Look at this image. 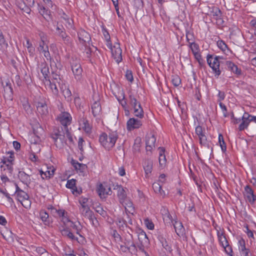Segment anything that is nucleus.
Here are the masks:
<instances>
[{
	"mask_svg": "<svg viewBox=\"0 0 256 256\" xmlns=\"http://www.w3.org/2000/svg\"><path fill=\"white\" fill-rule=\"evenodd\" d=\"M118 139V134L116 132H109L108 134L102 133L99 138L100 144L108 150H110L115 145Z\"/></svg>",
	"mask_w": 256,
	"mask_h": 256,
	"instance_id": "f257e3e1",
	"label": "nucleus"
},
{
	"mask_svg": "<svg viewBox=\"0 0 256 256\" xmlns=\"http://www.w3.org/2000/svg\"><path fill=\"white\" fill-rule=\"evenodd\" d=\"M16 190L15 194L18 200L21 203L22 206L26 209L30 208L31 206V201L29 198L28 195L24 191L20 189L17 184H16Z\"/></svg>",
	"mask_w": 256,
	"mask_h": 256,
	"instance_id": "f03ea898",
	"label": "nucleus"
},
{
	"mask_svg": "<svg viewBox=\"0 0 256 256\" xmlns=\"http://www.w3.org/2000/svg\"><path fill=\"white\" fill-rule=\"evenodd\" d=\"M57 120L64 126L67 136L71 140L72 138L70 136V133L68 128V126L70 124L72 120V117L70 114L66 112H61L58 116Z\"/></svg>",
	"mask_w": 256,
	"mask_h": 256,
	"instance_id": "7ed1b4c3",
	"label": "nucleus"
},
{
	"mask_svg": "<svg viewBox=\"0 0 256 256\" xmlns=\"http://www.w3.org/2000/svg\"><path fill=\"white\" fill-rule=\"evenodd\" d=\"M71 69L77 81H81L82 79V69L78 60H72L70 62Z\"/></svg>",
	"mask_w": 256,
	"mask_h": 256,
	"instance_id": "20e7f679",
	"label": "nucleus"
},
{
	"mask_svg": "<svg viewBox=\"0 0 256 256\" xmlns=\"http://www.w3.org/2000/svg\"><path fill=\"white\" fill-rule=\"evenodd\" d=\"M107 46L110 49L113 58L115 60L116 62L118 64L122 60V50L120 48L119 43H115L112 46V43H108L106 44Z\"/></svg>",
	"mask_w": 256,
	"mask_h": 256,
	"instance_id": "39448f33",
	"label": "nucleus"
},
{
	"mask_svg": "<svg viewBox=\"0 0 256 256\" xmlns=\"http://www.w3.org/2000/svg\"><path fill=\"white\" fill-rule=\"evenodd\" d=\"M207 62L209 66L212 69L214 72L216 76H219L220 74V62L218 57L216 56L213 58L210 54L207 56Z\"/></svg>",
	"mask_w": 256,
	"mask_h": 256,
	"instance_id": "423d86ee",
	"label": "nucleus"
},
{
	"mask_svg": "<svg viewBox=\"0 0 256 256\" xmlns=\"http://www.w3.org/2000/svg\"><path fill=\"white\" fill-rule=\"evenodd\" d=\"M242 122L239 126V130L242 131L246 128L251 122L256 123V116H253L248 112H244L242 117Z\"/></svg>",
	"mask_w": 256,
	"mask_h": 256,
	"instance_id": "0eeeda50",
	"label": "nucleus"
},
{
	"mask_svg": "<svg viewBox=\"0 0 256 256\" xmlns=\"http://www.w3.org/2000/svg\"><path fill=\"white\" fill-rule=\"evenodd\" d=\"M195 134L202 146H206L207 144V138L206 135L205 130L200 126H198L195 128Z\"/></svg>",
	"mask_w": 256,
	"mask_h": 256,
	"instance_id": "6e6552de",
	"label": "nucleus"
},
{
	"mask_svg": "<svg viewBox=\"0 0 256 256\" xmlns=\"http://www.w3.org/2000/svg\"><path fill=\"white\" fill-rule=\"evenodd\" d=\"M82 214L86 218H88L92 225H94V220H96L93 212L90 210L88 206H84L80 208Z\"/></svg>",
	"mask_w": 256,
	"mask_h": 256,
	"instance_id": "1a4fd4ad",
	"label": "nucleus"
},
{
	"mask_svg": "<svg viewBox=\"0 0 256 256\" xmlns=\"http://www.w3.org/2000/svg\"><path fill=\"white\" fill-rule=\"evenodd\" d=\"M91 108L93 116L96 119H99L102 114L101 104L99 100H96L92 104Z\"/></svg>",
	"mask_w": 256,
	"mask_h": 256,
	"instance_id": "9d476101",
	"label": "nucleus"
},
{
	"mask_svg": "<svg viewBox=\"0 0 256 256\" xmlns=\"http://www.w3.org/2000/svg\"><path fill=\"white\" fill-rule=\"evenodd\" d=\"M126 126L128 130L131 131L140 128L142 126V122L138 118H130L128 120Z\"/></svg>",
	"mask_w": 256,
	"mask_h": 256,
	"instance_id": "9b49d317",
	"label": "nucleus"
},
{
	"mask_svg": "<svg viewBox=\"0 0 256 256\" xmlns=\"http://www.w3.org/2000/svg\"><path fill=\"white\" fill-rule=\"evenodd\" d=\"M156 138L153 134H150L146 136V152L148 153L152 152V150L155 148V142Z\"/></svg>",
	"mask_w": 256,
	"mask_h": 256,
	"instance_id": "f8f14e48",
	"label": "nucleus"
},
{
	"mask_svg": "<svg viewBox=\"0 0 256 256\" xmlns=\"http://www.w3.org/2000/svg\"><path fill=\"white\" fill-rule=\"evenodd\" d=\"M244 195L251 204H254L256 200V196L254 194L253 190L248 185L244 188Z\"/></svg>",
	"mask_w": 256,
	"mask_h": 256,
	"instance_id": "ddd939ff",
	"label": "nucleus"
},
{
	"mask_svg": "<svg viewBox=\"0 0 256 256\" xmlns=\"http://www.w3.org/2000/svg\"><path fill=\"white\" fill-rule=\"evenodd\" d=\"M98 193L100 198H104L106 196L110 195L112 192L111 188L108 186H104L100 184L98 188Z\"/></svg>",
	"mask_w": 256,
	"mask_h": 256,
	"instance_id": "4468645a",
	"label": "nucleus"
},
{
	"mask_svg": "<svg viewBox=\"0 0 256 256\" xmlns=\"http://www.w3.org/2000/svg\"><path fill=\"white\" fill-rule=\"evenodd\" d=\"M78 36L80 42L82 44L88 42L90 40V34L84 30H80L78 32Z\"/></svg>",
	"mask_w": 256,
	"mask_h": 256,
	"instance_id": "2eb2a0df",
	"label": "nucleus"
},
{
	"mask_svg": "<svg viewBox=\"0 0 256 256\" xmlns=\"http://www.w3.org/2000/svg\"><path fill=\"white\" fill-rule=\"evenodd\" d=\"M1 162L2 163L0 166L1 170L6 171V174L7 172L11 174L13 170L12 163H11L10 160L5 159H2Z\"/></svg>",
	"mask_w": 256,
	"mask_h": 256,
	"instance_id": "dca6fc26",
	"label": "nucleus"
},
{
	"mask_svg": "<svg viewBox=\"0 0 256 256\" xmlns=\"http://www.w3.org/2000/svg\"><path fill=\"white\" fill-rule=\"evenodd\" d=\"M38 112L42 116H46L48 114V109L46 103L44 102H38L36 103Z\"/></svg>",
	"mask_w": 256,
	"mask_h": 256,
	"instance_id": "f3484780",
	"label": "nucleus"
},
{
	"mask_svg": "<svg viewBox=\"0 0 256 256\" xmlns=\"http://www.w3.org/2000/svg\"><path fill=\"white\" fill-rule=\"evenodd\" d=\"M66 134L67 135V134L66 133L64 128L63 130L62 127L55 128H54L51 134V138L52 139H55L64 136Z\"/></svg>",
	"mask_w": 256,
	"mask_h": 256,
	"instance_id": "a211bd4d",
	"label": "nucleus"
},
{
	"mask_svg": "<svg viewBox=\"0 0 256 256\" xmlns=\"http://www.w3.org/2000/svg\"><path fill=\"white\" fill-rule=\"evenodd\" d=\"M143 167L145 172L146 176L148 177L149 174L152 172V161L150 160H145L143 164Z\"/></svg>",
	"mask_w": 256,
	"mask_h": 256,
	"instance_id": "6ab92c4d",
	"label": "nucleus"
},
{
	"mask_svg": "<svg viewBox=\"0 0 256 256\" xmlns=\"http://www.w3.org/2000/svg\"><path fill=\"white\" fill-rule=\"evenodd\" d=\"M226 65L227 66L228 70H231L234 74L238 76L241 74L242 71L240 68H239L234 62L231 61H227L226 62Z\"/></svg>",
	"mask_w": 256,
	"mask_h": 256,
	"instance_id": "aec40b11",
	"label": "nucleus"
},
{
	"mask_svg": "<svg viewBox=\"0 0 256 256\" xmlns=\"http://www.w3.org/2000/svg\"><path fill=\"white\" fill-rule=\"evenodd\" d=\"M18 177L22 183L26 185H28L31 182L30 176L23 171L18 172Z\"/></svg>",
	"mask_w": 256,
	"mask_h": 256,
	"instance_id": "412c9836",
	"label": "nucleus"
},
{
	"mask_svg": "<svg viewBox=\"0 0 256 256\" xmlns=\"http://www.w3.org/2000/svg\"><path fill=\"white\" fill-rule=\"evenodd\" d=\"M118 196L119 202L120 204H123L127 198L125 190L121 186L118 187Z\"/></svg>",
	"mask_w": 256,
	"mask_h": 256,
	"instance_id": "4be33fe9",
	"label": "nucleus"
},
{
	"mask_svg": "<svg viewBox=\"0 0 256 256\" xmlns=\"http://www.w3.org/2000/svg\"><path fill=\"white\" fill-rule=\"evenodd\" d=\"M68 227H66V228L60 229V232L62 236L68 238L72 240H76L78 241V238L76 237L74 235V234L68 230Z\"/></svg>",
	"mask_w": 256,
	"mask_h": 256,
	"instance_id": "5701e85b",
	"label": "nucleus"
},
{
	"mask_svg": "<svg viewBox=\"0 0 256 256\" xmlns=\"http://www.w3.org/2000/svg\"><path fill=\"white\" fill-rule=\"evenodd\" d=\"M121 204L124 207L126 212H128L130 214H132L134 212L133 204L129 199L126 198L124 200V202Z\"/></svg>",
	"mask_w": 256,
	"mask_h": 256,
	"instance_id": "b1692460",
	"label": "nucleus"
},
{
	"mask_svg": "<svg viewBox=\"0 0 256 256\" xmlns=\"http://www.w3.org/2000/svg\"><path fill=\"white\" fill-rule=\"evenodd\" d=\"M40 216L44 225L48 226L52 223L49 218V215L46 211L41 210L40 212Z\"/></svg>",
	"mask_w": 256,
	"mask_h": 256,
	"instance_id": "393cba45",
	"label": "nucleus"
},
{
	"mask_svg": "<svg viewBox=\"0 0 256 256\" xmlns=\"http://www.w3.org/2000/svg\"><path fill=\"white\" fill-rule=\"evenodd\" d=\"M48 170L44 172L42 170H40V174L42 178L44 180L45 178H50L54 175L55 170L54 168H48Z\"/></svg>",
	"mask_w": 256,
	"mask_h": 256,
	"instance_id": "a878e982",
	"label": "nucleus"
},
{
	"mask_svg": "<svg viewBox=\"0 0 256 256\" xmlns=\"http://www.w3.org/2000/svg\"><path fill=\"white\" fill-rule=\"evenodd\" d=\"M128 102L132 108L138 106V104H140L136 96L132 93H130L128 98Z\"/></svg>",
	"mask_w": 256,
	"mask_h": 256,
	"instance_id": "bb28decb",
	"label": "nucleus"
},
{
	"mask_svg": "<svg viewBox=\"0 0 256 256\" xmlns=\"http://www.w3.org/2000/svg\"><path fill=\"white\" fill-rule=\"evenodd\" d=\"M124 244L125 245V248L130 249V247H134V248H136L135 244L132 241V236L130 234L126 236Z\"/></svg>",
	"mask_w": 256,
	"mask_h": 256,
	"instance_id": "cd10ccee",
	"label": "nucleus"
},
{
	"mask_svg": "<svg viewBox=\"0 0 256 256\" xmlns=\"http://www.w3.org/2000/svg\"><path fill=\"white\" fill-rule=\"evenodd\" d=\"M4 96L8 98H12V88L10 84L6 83V86L4 87Z\"/></svg>",
	"mask_w": 256,
	"mask_h": 256,
	"instance_id": "c85d7f7f",
	"label": "nucleus"
},
{
	"mask_svg": "<svg viewBox=\"0 0 256 256\" xmlns=\"http://www.w3.org/2000/svg\"><path fill=\"white\" fill-rule=\"evenodd\" d=\"M52 140H53L56 146L59 148H64V145L66 144V140L65 136H61L60 138H59L52 139Z\"/></svg>",
	"mask_w": 256,
	"mask_h": 256,
	"instance_id": "c756f323",
	"label": "nucleus"
},
{
	"mask_svg": "<svg viewBox=\"0 0 256 256\" xmlns=\"http://www.w3.org/2000/svg\"><path fill=\"white\" fill-rule=\"evenodd\" d=\"M152 188L154 192L158 194L160 196L164 198L165 195V192L162 188V186L158 182H154L152 184Z\"/></svg>",
	"mask_w": 256,
	"mask_h": 256,
	"instance_id": "7c9ffc66",
	"label": "nucleus"
},
{
	"mask_svg": "<svg viewBox=\"0 0 256 256\" xmlns=\"http://www.w3.org/2000/svg\"><path fill=\"white\" fill-rule=\"evenodd\" d=\"M132 108L133 109V114L135 116L140 119L144 117V112L141 104H138V106L134 107Z\"/></svg>",
	"mask_w": 256,
	"mask_h": 256,
	"instance_id": "2f4dec72",
	"label": "nucleus"
},
{
	"mask_svg": "<svg viewBox=\"0 0 256 256\" xmlns=\"http://www.w3.org/2000/svg\"><path fill=\"white\" fill-rule=\"evenodd\" d=\"M39 12L46 20H48L51 18L50 12L48 10V8H46L44 6H39Z\"/></svg>",
	"mask_w": 256,
	"mask_h": 256,
	"instance_id": "473e14b6",
	"label": "nucleus"
},
{
	"mask_svg": "<svg viewBox=\"0 0 256 256\" xmlns=\"http://www.w3.org/2000/svg\"><path fill=\"white\" fill-rule=\"evenodd\" d=\"M60 37L62 39L65 44L69 46H72V40L66 32H62Z\"/></svg>",
	"mask_w": 256,
	"mask_h": 256,
	"instance_id": "72a5a7b5",
	"label": "nucleus"
},
{
	"mask_svg": "<svg viewBox=\"0 0 256 256\" xmlns=\"http://www.w3.org/2000/svg\"><path fill=\"white\" fill-rule=\"evenodd\" d=\"M175 231L178 235H182L184 232V228L180 222H175L174 224Z\"/></svg>",
	"mask_w": 256,
	"mask_h": 256,
	"instance_id": "f704fd0d",
	"label": "nucleus"
},
{
	"mask_svg": "<svg viewBox=\"0 0 256 256\" xmlns=\"http://www.w3.org/2000/svg\"><path fill=\"white\" fill-rule=\"evenodd\" d=\"M8 47V44L6 41L3 34L0 32V50L2 52H6Z\"/></svg>",
	"mask_w": 256,
	"mask_h": 256,
	"instance_id": "c9c22d12",
	"label": "nucleus"
},
{
	"mask_svg": "<svg viewBox=\"0 0 256 256\" xmlns=\"http://www.w3.org/2000/svg\"><path fill=\"white\" fill-rule=\"evenodd\" d=\"M72 164L75 169L77 170H79L80 172H83L87 168L86 164H80L76 160H72Z\"/></svg>",
	"mask_w": 256,
	"mask_h": 256,
	"instance_id": "e433bc0d",
	"label": "nucleus"
},
{
	"mask_svg": "<svg viewBox=\"0 0 256 256\" xmlns=\"http://www.w3.org/2000/svg\"><path fill=\"white\" fill-rule=\"evenodd\" d=\"M80 124L82 126V128L86 133H90L91 132V126L88 122V121L84 118H82L80 121Z\"/></svg>",
	"mask_w": 256,
	"mask_h": 256,
	"instance_id": "4c0bfd02",
	"label": "nucleus"
},
{
	"mask_svg": "<svg viewBox=\"0 0 256 256\" xmlns=\"http://www.w3.org/2000/svg\"><path fill=\"white\" fill-rule=\"evenodd\" d=\"M218 241L220 244L223 247L224 246H226V245L228 244L226 236L222 232H218Z\"/></svg>",
	"mask_w": 256,
	"mask_h": 256,
	"instance_id": "58836bf2",
	"label": "nucleus"
},
{
	"mask_svg": "<svg viewBox=\"0 0 256 256\" xmlns=\"http://www.w3.org/2000/svg\"><path fill=\"white\" fill-rule=\"evenodd\" d=\"M67 227L72 228L73 229H74L76 230V234H78L80 236H82V235L80 234V232L81 230V228H80L81 226H80V223L79 222H78V224H77L76 223L72 221H71Z\"/></svg>",
	"mask_w": 256,
	"mask_h": 256,
	"instance_id": "ea45409f",
	"label": "nucleus"
},
{
	"mask_svg": "<svg viewBox=\"0 0 256 256\" xmlns=\"http://www.w3.org/2000/svg\"><path fill=\"white\" fill-rule=\"evenodd\" d=\"M160 240L162 244V247L168 252H172V248L168 244L167 241L163 238L161 237L160 238Z\"/></svg>",
	"mask_w": 256,
	"mask_h": 256,
	"instance_id": "a19ab883",
	"label": "nucleus"
},
{
	"mask_svg": "<svg viewBox=\"0 0 256 256\" xmlns=\"http://www.w3.org/2000/svg\"><path fill=\"white\" fill-rule=\"evenodd\" d=\"M141 146V139L140 138H137L135 140L133 146V150L134 152H139Z\"/></svg>",
	"mask_w": 256,
	"mask_h": 256,
	"instance_id": "79ce46f5",
	"label": "nucleus"
},
{
	"mask_svg": "<svg viewBox=\"0 0 256 256\" xmlns=\"http://www.w3.org/2000/svg\"><path fill=\"white\" fill-rule=\"evenodd\" d=\"M76 180L74 179L68 180L66 184V187L68 188H70L72 190L76 191Z\"/></svg>",
	"mask_w": 256,
	"mask_h": 256,
	"instance_id": "37998d69",
	"label": "nucleus"
},
{
	"mask_svg": "<svg viewBox=\"0 0 256 256\" xmlns=\"http://www.w3.org/2000/svg\"><path fill=\"white\" fill-rule=\"evenodd\" d=\"M218 142H219V143H220V145L221 147V148H222V150L223 152H226V143L224 140V138H223V136L222 134H219V136H218Z\"/></svg>",
	"mask_w": 256,
	"mask_h": 256,
	"instance_id": "c03bdc74",
	"label": "nucleus"
},
{
	"mask_svg": "<svg viewBox=\"0 0 256 256\" xmlns=\"http://www.w3.org/2000/svg\"><path fill=\"white\" fill-rule=\"evenodd\" d=\"M38 49L40 53H42V52L48 50V42H40Z\"/></svg>",
	"mask_w": 256,
	"mask_h": 256,
	"instance_id": "a18cd8bd",
	"label": "nucleus"
},
{
	"mask_svg": "<svg viewBox=\"0 0 256 256\" xmlns=\"http://www.w3.org/2000/svg\"><path fill=\"white\" fill-rule=\"evenodd\" d=\"M172 82L174 86H178L181 83V80L178 75L172 76Z\"/></svg>",
	"mask_w": 256,
	"mask_h": 256,
	"instance_id": "49530a36",
	"label": "nucleus"
},
{
	"mask_svg": "<svg viewBox=\"0 0 256 256\" xmlns=\"http://www.w3.org/2000/svg\"><path fill=\"white\" fill-rule=\"evenodd\" d=\"M50 83V87L54 94H57L58 92V90L57 88L55 82H52L50 80H48Z\"/></svg>",
	"mask_w": 256,
	"mask_h": 256,
	"instance_id": "de8ad7c7",
	"label": "nucleus"
},
{
	"mask_svg": "<svg viewBox=\"0 0 256 256\" xmlns=\"http://www.w3.org/2000/svg\"><path fill=\"white\" fill-rule=\"evenodd\" d=\"M212 15L216 17V20H221L222 12L218 8H215L212 10Z\"/></svg>",
	"mask_w": 256,
	"mask_h": 256,
	"instance_id": "09e8293b",
	"label": "nucleus"
},
{
	"mask_svg": "<svg viewBox=\"0 0 256 256\" xmlns=\"http://www.w3.org/2000/svg\"><path fill=\"white\" fill-rule=\"evenodd\" d=\"M218 46L223 52H226L228 50L227 45L223 40H218L217 42Z\"/></svg>",
	"mask_w": 256,
	"mask_h": 256,
	"instance_id": "8fccbe9b",
	"label": "nucleus"
},
{
	"mask_svg": "<svg viewBox=\"0 0 256 256\" xmlns=\"http://www.w3.org/2000/svg\"><path fill=\"white\" fill-rule=\"evenodd\" d=\"M144 224L148 229L150 230L154 229V225L153 222L148 218H147L144 220Z\"/></svg>",
	"mask_w": 256,
	"mask_h": 256,
	"instance_id": "3c124183",
	"label": "nucleus"
},
{
	"mask_svg": "<svg viewBox=\"0 0 256 256\" xmlns=\"http://www.w3.org/2000/svg\"><path fill=\"white\" fill-rule=\"evenodd\" d=\"M190 47L192 53H196L199 52V46L198 44L194 42H189Z\"/></svg>",
	"mask_w": 256,
	"mask_h": 256,
	"instance_id": "603ef678",
	"label": "nucleus"
},
{
	"mask_svg": "<svg viewBox=\"0 0 256 256\" xmlns=\"http://www.w3.org/2000/svg\"><path fill=\"white\" fill-rule=\"evenodd\" d=\"M238 250L240 252L244 251L247 249L246 247V242L243 238H241L238 240Z\"/></svg>",
	"mask_w": 256,
	"mask_h": 256,
	"instance_id": "864d4df0",
	"label": "nucleus"
},
{
	"mask_svg": "<svg viewBox=\"0 0 256 256\" xmlns=\"http://www.w3.org/2000/svg\"><path fill=\"white\" fill-rule=\"evenodd\" d=\"M158 160H159L160 166L162 168H164L166 165V156L164 155V156H159Z\"/></svg>",
	"mask_w": 256,
	"mask_h": 256,
	"instance_id": "5fc2aeb1",
	"label": "nucleus"
},
{
	"mask_svg": "<svg viewBox=\"0 0 256 256\" xmlns=\"http://www.w3.org/2000/svg\"><path fill=\"white\" fill-rule=\"evenodd\" d=\"M38 34L40 39V42H48L47 36L45 33L42 32H40Z\"/></svg>",
	"mask_w": 256,
	"mask_h": 256,
	"instance_id": "6e6d98bb",
	"label": "nucleus"
},
{
	"mask_svg": "<svg viewBox=\"0 0 256 256\" xmlns=\"http://www.w3.org/2000/svg\"><path fill=\"white\" fill-rule=\"evenodd\" d=\"M61 222L63 223L64 226L67 227L72 221L70 220L68 214L60 219Z\"/></svg>",
	"mask_w": 256,
	"mask_h": 256,
	"instance_id": "4d7b16f0",
	"label": "nucleus"
},
{
	"mask_svg": "<svg viewBox=\"0 0 256 256\" xmlns=\"http://www.w3.org/2000/svg\"><path fill=\"white\" fill-rule=\"evenodd\" d=\"M226 253L230 256H233V251L232 247L228 244L226 246H223Z\"/></svg>",
	"mask_w": 256,
	"mask_h": 256,
	"instance_id": "13d9d810",
	"label": "nucleus"
},
{
	"mask_svg": "<svg viewBox=\"0 0 256 256\" xmlns=\"http://www.w3.org/2000/svg\"><path fill=\"white\" fill-rule=\"evenodd\" d=\"M120 104L122 105L123 108H126L128 107V104L126 99L125 98L124 94H123L122 98V99L118 98Z\"/></svg>",
	"mask_w": 256,
	"mask_h": 256,
	"instance_id": "bf43d9fd",
	"label": "nucleus"
},
{
	"mask_svg": "<svg viewBox=\"0 0 256 256\" xmlns=\"http://www.w3.org/2000/svg\"><path fill=\"white\" fill-rule=\"evenodd\" d=\"M95 210L100 214L101 216H104L106 214V212L103 210L102 208L99 204L95 206Z\"/></svg>",
	"mask_w": 256,
	"mask_h": 256,
	"instance_id": "052dcab7",
	"label": "nucleus"
},
{
	"mask_svg": "<svg viewBox=\"0 0 256 256\" xmlns=\"http://www.w3.org/2000/svg\"><path fill=\"white\" fill-rule=\"evenodd\" d=\"M219 105L222 111L224 116L225 118L228 116V114L227 112V108L226 106L222 102H220L219 103Z\"/></svg>",
	"mask_w": 256,
	"mask_h": 256,
	"instance_id": "680f3d73",
	"label": "nucleus"
},
{
	"mask_svg": "<svg viewBox=\"0 0 256 256\" xmlns=\"http://www.w3.org/2000/svg\"><path fill=\"white\" fill-rule=\"evenodd\" d=\"M41 72L44 76L45 78H46V77L48 76V74H49V69L48 66H44L43 68H41Z\"/></svg>",
	"mask_w": 256,
	"mask_h": 256,
	"instance_id": "e2e57ef3",
	"label": "nucleus"
},
{
	"mask_svg": "<svg viewBox=\"0 0 256 256\" xmlns=\"http://www.w3.org/2000/svg\"><path fill=\"white\" fill-rule=\"evenodd\" d=\"M22 106L24 110L27 112H31L30 106L27 100H25L22 104Z\"/></svg>",
	"mask_w": 256,
	"mask_h": 256,
	"instance_id": "0e129e2a",
	"label": "nucleus"
},
{
	"mask_svg": "<svg viewBox=\"0 0 256 256\" xmlns=\"http://www.w3.org/2000/svg\"><path fill=\"white\" fill-rule=\"evenodd\" d=\"M66 22V26L68 28H73V20L72 19L68 18L66 20H65Z\"/></svg>",
	"mask_w": 256,
	"mask_h": 256,
	"instance_id": "69168bd1",
	"label": "nucleus"
},
{
	"mask_svg": "<svg viewBox=\"0 0 256 256\" xmlns=\"http://www.w3.org/2000/svg\"><path fill=\"white\" fill-rule=\"evenodd\" d=\"M126 77L128 80L132 82L134 80L133 76L131 71L127 70L126 74Z\"/></svg>",
	"mask_w": 256,
	"mask_h": 256,
	"instance_id": "338daca9",
	"label": "nucleus"
},
{
	"mask_svg": "<svg viewBox=\"0 0 256 256\" xmlns=\"http://www.w3.org/2000/svg\"><path fill=\"white\" fill-rule=\"evenodd\" d=\"M103 34H104L105 40L106 42V44H108V43H111V42L110 41V36L108 32L106 30H104L103 31Z\"/></svg>",
	"mask_w": 256,
	"mask_h": 256,
	"instance_id": "774afa93",
	"label": "nucleus"
}]
</instances>
